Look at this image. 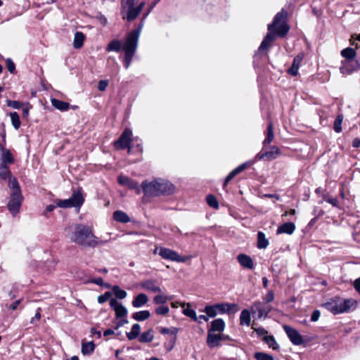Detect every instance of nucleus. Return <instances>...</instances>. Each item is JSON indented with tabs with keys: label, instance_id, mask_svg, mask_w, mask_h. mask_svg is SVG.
Wrapping results in <instances>:
<instances>
[{
	"label": "nucleus",
	"instance_id": "f257e3e1",
	"mask_svg": "<svg viewBox=\"0 0 360 360\" xmlns=\"http://www.w3.org/2000/svg\"><path fill=\"white\" fill-rule=\"evenodd\" d=\"M288 13L285 10L282 9L274 17L273 22L268 25L269 33L262 41L259 51H262L266 50L271 46V43L275 39V35L272 33L276 30V34L280 37H284L289 31V27L285 23Z\"/></svg>",
	"mask_w": 360,
	"mask_h": 360
},
{
	"label": "nucleus",
	"instance_id": "f03ea898",
	"mask_svg": "<svg viewBox=\"0 0 360 360\" xmlns=\"http://www.w3.org/2000/svg\"><path fill=\"white\" fill-rule=\"evenodd\" d=\"M70 240L84 247L94 248L100 243L99 239L94 234L92 229L84 224L75 226V231L70 236Z\"/></svg>",
	"mask_w": 360,
	"mask_h": 360
},
{
	"label": "nucleus",
	"instance_id": "7ed1b4c3",
	"mask_svg": "<svg viewBox=\"0 0 360 360\" xmlns=\"http://www.w3.org/2000/svg\"><path fill=\"white\" fill-rule=\"evenodd\" d=\"M139 37V30H136L131 32L126 38L123 46L124 51V65L126 69H128L136 52L138 40Z\"/></svg>",
	"mask_w": 360,
	"mask_h": 360
},
{
	"label": "nucleus",
	"instance_id": "20e7f679",
	"mask_svg": "<svg viewBox=\"0 0 360 360\" xmlns=\"http://www.w3.org/2000/svg\"><path fill=\"white\" fill-rule=\"evenodd\" d=\"M84 198L82 193V188L74 191L72 196L65 200H58L56 205L62 208L80 207L84 202Z\"/></svg>",
	"mask_w": 360,
	"mask_h": 360
},
{
	"label": "nucleus",
	"instance_id": "39448f33",
	"mask_svg": "<svg viewBox=\"0 0 360 360\" xmlns=\"http://www.w3.org/2000/svg\"><path fill=\"white\" fill-rule=\"evenodd\" d=\"M154 253H158L163 259L177 262H185L188 257H181L176 252L167 248H156Z\"/></svg>",
	"mask_w": 360,
	"mask_h": 360
},
{
	"label": "nucleus",
	"instance_id": "423d86ee",
	"mask_svg": "<svg viewBox=\"0 0 360 360\" xmlns=\"http://www.w3.org/2000/svg\"><path fill=\"white\" fill-rule=\"evenodd\" d=\"M23 196L21 192L11 193L7 207L13 216H15L19 212Z\"/></svg>",
	"mask_w": 360,
	"mask_h": 360
},
{
	"label": "nucleus",
	"instance_id": "0eeeda50",
	"mask_svg": "<svg viewBox=\"0 0 360 360\" xmlns=\"http://www.w3.org/2000/svg\"><path fill=\"white\" fill-rule=\"evenodd\" d=\"M272 307L271 304L260 301L255 302L250 309L253 314H257L258 319L267 317Z\"/></svg>",
	"mask_w": 360,
	"mask_h": 360
},
{
	"label": "nucleus",
	"instance_id": "6e6552de",
	"mask_svg": "<svg viewBox=\"0 0 360 360\" xmlns=\"http://www.w3.org/2000/svg\"><path fill=\"white\" fill-rule=\"evenodd\" d=\"M132 132L130 129H126L117 141L114 143L116 149L128 148V153L131 152L130 142L131 141Z\"/></svg>",
	"mask_w": 360,
	"mask_h": 360
},
{
	"label": "nucleus",
	"instance_id": "1a4fd4ad",
	"mask_svg": "<svg viewBox=\"0 0 360 360\" xmlns=\"http://www.w3.org/2000/svg\"><path fill=\"white\" fill-rule=\"evenodd\" d=\"M141 187L146 196H158L162 193V191H160V190L158 188L157 179L150 182L144 181L141 184Z\"/></svg>",
	"mask_w": 360,
	"mask_h": 360
},
{
	"label": "nucleus",
	"instance_id": "9d476101",
	"mask_svg": "<svg viewBox=\"0 0 360 360\" xmlns=\"http://www.w3.org/2000/svg\"><path fill=\"white\" fill-rule=\"evenodd\" d=\"M283 328L292 344L300 345L303 343L302 337L296 329L287 325H284Z\"/></svg>",
	"mask_w": 360,
	"mask_h": 360
},
{
	"label": "nucleus",
	"instance_id": "9b49d317",
	"mask_svg": "<svg viewBox=\"0 0 360 360\" xmlns=\"http://www.w3.org/2000/svg\"><path fill=\"white\" fill-rule=\"evenodd\" d=\"M145 6L144 2H141L137 7L134 8V6L127 7L125 10L124 13L122 14V17L124 19H127L128 21L131 22L136 19L138 15L141 12L143 8Z\"/></svg>",
	"mask_w": 360,
	"mask_h": 360
},
{
	"label": "nucleus",
	"instance_id": "f8f14e48",
	"mask_svg": "<svg viewBox=\"0 0 360 360\" xmlns=\"http://www.w3.org/2000/svg\"><path fill=\"white\" fill-rule=\"evenodd\" d=\"M280 155H281L280 149L277 146H271L270 150L258 153L255 156V158L258 160H271L276 159Z\"/></svg>",
	"mask_w": 360,
	"mask_h": 360
},
{
	"label": "nucleus",
	"instance_id": "ddd939ff",
	"mask_svg": "<svg viewBox=\"0 0 360 360\" xmlns=\"http://www.w3.org/2000/svg\"><path fill=\"white\" fill-rule=\"evenodd\" d=\"M110 305L112 309L115 311L116 317L122 318L124 317L127 314V310L122 303L119 302L116 299H111L110 300Z\"/></svg>",
	"mask_w": 360,
	"mask_h": 360
},
{
	"label": "nucleus",
	"instance_id": "4468645a",
	"mask_svg": "<svg viewBox=\"0 0 360 360\" xmlns=\"http://www.w3.org/2000/svg\"><path fill=\"white\" fill-rule=\"evenodd\" d=\"M157 181L160 191H162L161 195H170L174 192L175 187L169 181L162 179H158Z\"/></svg>",
	"mask_w": 360,
	"mask_h": 360
},
{
	"label": "nucleus",
	"instance_id": "2eb2a0df",
	"mask_svg": "<svg viewBox=\"0 0 360 360\" xmlns=\"http://www.w3.org/2000/svg\"><path fill=\"white\" fill-rule=\"evenodd\" d=\"M140 286L148 291L153 292H161L162 290L158 285V282L155 280H146L140 283Z\"/></svg>",
	"mask_w": 360,
	"mask_h": 360
},
{
	"label": "nucleus",
	"instance_id": "dca6fc26",
	"mask_svg": "<svg viewBox=\"0 0 360 360\" xmlns=\"http://www.w3.org/2000/svg\"><path fill=\"white\" fill-rule=\"evenodd\" d=\"M217 311L219 313H236L238 310L236 304L221 303L215 304Z\"/></svg>",
	"mask_w": 360,
	"mask_h": 360
},
{
	"label": "nucleus",
	"instance_id": "f3484780",
	"mask_svg": "<svg viewBox=\"0 0 360 360\" xmlns=\"http://www.w3.org/2000/svg\"><path fill=\"white\" fill-rule=\"evenodd\" d=\"M237 259L243 267L248 269H252L254 268L253 260L250 256L245 254H240L238 255Z\"/></svg>",
	"mask_w": 360,
	"mask_h": 360
},
{
	"label": "nucleus",
	"instance_id": "a211bd4d",
	"mask_svg": "<svg viewBox=\"0 0 360 360\" xmlns=\"http://www.w3.org/2000/svg\"><path fill=\"white\" fill-rule=\"evenodd\" d=\"M0 150L1 152V164H12L14 162V158L11 153V151L8 149H5L2 144H0Z\"/></svg>",
	"mask_w": 360,
	"mask_h": 360
},
{
	"label": "nucleus",
	"instance_id": "6ab92c4d",
	"mask_svg": "<svg viewBox=\"0 0 360 360\" xmlns=\"http://www.w3.org/2000/svg\"><path fill=\"white\" fill-rule=\"evenodd\" d=\"M118 181L121 185L127 186L131 189H137L138 193H140V189L138 183L134 180L130 179L127 176H120L118 177Z\"/></svg>",
	"mask_w": 360,
	"mask_h": 360
},
{
	"label": "nucleus",
	"instance_id": "aec40b11",
	"mask_svg": "<svg viewBox=\"0 0 360 360\" xmlns=\"http://www.w3.org/2000/svg\"><path fill=\"white\" fill-rule=\"evenodd\" d=\"M304 58V55L302 53H300L295 57L293 59V62L292 64V66L289 70H288V74L292 75V76H297L298 74V70L300 65L301 62L302 61Z\"/></svg>",
	"mask_w": 360,
	"mask_h": 360
},
{
	"label": "nucleus",
	"instance_id": "412c9836",
	"mask_svg": "<svg viewBox=\"0 0 360 360\" xmlns=\"http://www.w3.org/2000/svg\"><path fill=\"white\" fill-rule=\"evenodd\" d=\"M338 304H340V308L341 309L342 313L348 311L350 309L354 307L356 302L353 299H347V300H341L338 298Z\"/></svg>",
	"mask_w": 360,
	"mask_h": 360
},
{
	"label": "nucleus",
	"instance_id": "4be33fe9",
	"mask_svg": "<svg viewBox=\"0 0 360 360\" xmlns=\"http://www.w3.org/2000/svg\"><path fill=\"white\" fill-rule=\"evenodd\" d=\"M295 230V225L292 222H286L278 226L276 231L277 234H292Z\"/></svg>",
	"mask_w": 360,
	"mask_h": 360
},
{
	"label": "nucleus",
	"instance_id": "5701e85b",
	"mask_svg": "<svg viewBox=\"0 0 360 360\" xmlns=\"http://www.w3.org/2000/svg\"><path fill=\"white\" fill-rule=\"evenodd\" d=\"M221 340V337L219 335L214 334L208 332L207 338V345L213 348L214 347H217L220 345V340Z\"/></svg>",
	"mask_w": 360,
	"mask_h": 360
},
{
	"label": "nucleus",
	"instance_id": "b1692460",
	"mask_svg": "<svg viewBox=\"0 0 360 360\" xmlns=\"http://www.w3.org/2000/svg\"><path fill=\"white\" fill-rule=\"evenodd\" d=\"M148 302V296L144 293L139 294L132 301V306L135 308H139L145 305Z\"/></svg>",
	"mask_w": 360,
	"mask_h": 360
},
{
	"label": "nucleus",
	"instance_id": "393cba45",
	"mask_svg": "<svg viewBox=\"0 0 360 360\" xmlns=\"http://www.w3.org/2000/svg\"><path fill=\"white\" fill-rule=\"evenodd\" d=\"M51 101L52 105L55 108H56L60 111H66L70 108V103L68 102H65V101H60V100H58L56 98H52Z\"/></svg>",
	"mask_w": 360,
	"mask_h": 360
},
{
	"label": "nucleus",
	"instance_id": "a878e982",
	"mask_svg": "<svg viewBox=\"0 0 360 360\" xmlns=\"http://www.w3.org/2000/svg\"><path fill=\"white\" fill-rule=\"evenodd\" d=\"M325 307L328 311H331L334 314L342 313L341 309L340 308V304H338V299L333 300V302L326 303Z\"/></svg>",
	"mask_w": 360,
	"mask_h": 360
},
{
	"label": "nucleus",
	"instance_id": "bb28decb",
	"mask_svg": "<svg viewBox=\"0 0 360 360\" xmlns=\"http://www.w3.org/2000/svg\"><path fill=\"white\" fill-rule=\"evenodd\" d=\"M85 35L82 32H77L75 34L73 46L75 49H80L84 44Z\"/></svg>",
	"mask_w": 360,
	"mask_h": 360
},
{
	"label": "nucleus",
	"instance_id": "cd10ccee",
	"mask_svg": "<svg viewBox=\"0 0 360 360\" xmlns=\"http://www.w3.org/2000/svg\"><path fill=\"white\" fill-rule=\"evenodd\" d=\"M113 219L122 223H127L130 221L129 217L121 210H117L113 213Z\"/></svg>",
	"mask_w": 360,
	"mask_h": 360
},
{
	"label": "nucleus",
	"instance_id": "c85d7f7f",
	"mask_svg": "<svg viewBox=\"0 0 360 360\" xmlns=\"http://www.w3.org/2000/svg\"><path fill=\"white\" fill-rule=\"evenodd\" d=\"M154 338L153 330L152 328L148 329L147 331L143 333L139 338V341L143 343H148L152 342Z\"/></svg>",
	"mask_w": 360,
	"mask_h": 360
},
{
	"label": "nucleus",
	"instance_id": "c756f323",
	"mask_svg": "<svg viewBox=\"0 0 360 360\" xmlns=\"http://www.w3.org/2000/svg\"><path fill=\"white\" fill-rule=\"evenodd\" d=\"M95 349V344L93 341H90L89 342H84V341L82 343V353L84 355H90L91 354Z\"/></svg>",
	"mask_w": 360,
	"mask_h": 360
},
{
	"label": "nucleus",
	"instance_id": "7c9ffc66",
	"mask_svg": "<svg viewBox=\"0 0 360 360\" xmlns=\"http://www.w3.org/2000/svg\"><path fill=\"white\" fill-rule=\"evenodd\" d=\"M225 327V323L221 319H217L211 323V330L221 332Z\"/></svg>",
	"mask_w": 360,
	"mask_h": 360
},
{
	"label": "nucleus",
	"instance_id": "2f4dec72",
	"mask_svg": "<svg viewBox=\"0 0 360 360\" xmlns=\"http://www.w3.org/2000/svg\"><path fill=\"white\" fill-rule=\"evenodd\" d=\"M250 312L248 309H243L240 315V324L242 326H250Z\"/></svg>",
	"mask_w": 360,
	"mask_h": 360
},
{
	"label": "nucleus",
	"instance_id": "473e14b6",
	"mask_svg": "<svg viewBox=\"0 0 360 360\" xmlns=\"http://www.w3.org/2000/svg\"><path fill=\"white\" fill-rule=\"evenodd\" d=\"M269 245V240L266 238L265 234L259 231L257 233V248L259 249H265Z\"/></svg>",
	"mask_w": 360,
	"mask_h": 360
},
{
	"label": "nucleus",
	"instance_id": "72a5a7b5",
	"mask_svg": "<svg viewBox=\"0 0 360 360\" xmlns=\"http://www.w3.org/2000/svg\"><path fill=\"white\" fill-rule=\"evenodd\" d=\"M141 331V326L139 323H135L132 326L130 332L127 333V337L129 340H132L136 339Z\"/></svg>",
	"mask_w": 360,
	"mask_h": 360
},
{
	"label": "nucleus",
	"instance_id": "f704fd0d",
	"mask_svg": "<svg viewBox=\"0 0 360 360\" xmlns=\"http://www.w3.org/2000/svg\"><path fill=\"white\" fill-rule=\"evenodd\" d=\"M150 316V313L148 310L144 311H140L135 312L132 314V318L134 320L139 321H143L146 319H148Z\"/></svg>",
	"mask_w": 360,
	"mask_h": 360
},
{
	"label": "nucleus",
	"instance_id": "c9c22d12",
	"mask_svg": "<svg viewBox=\"0 0 360 360\" xmlns=\"http://www.w3.org/2000/svg\"><path fill=\"white\" fill-rule=\"evenodd\" d=\"M274 138V127L272 122L269 123L267 127V136L266 138L263 141V146H266L267 144L271 143Z\"/></svg>",
	"mask_w": 360,
	"mask_h": 360
},
{
	"label": "nucleus",
	"instance_id": "e433bc0d",
	"mask_svg": "<svg viewBox=\"0 0 360 360\" xmlns=\"http://www.w3.org/2000/svg\"><path fill=\"white\" fill-rule=\"evenodd\" d=\"M158 330L161 334L165 335L169 334L172 336V338H175L179 333V329L175 327L171 328H165V327H159Z\"/></svg>",
	"mask_w": 360,
	"mask_h": 360
},
{
	"label": "nucleus",
	"instance_id": "4c0bfd02",
	"mask_svg": "<svg viewBox=\"0 0 360 360\" xmlns=\"http://www.w3.org/2000/svg\"><path fill=\"white\" fill-rule=\"evenodd\" d=\"M122 48V43L120 41L117 39H114L111 41L107 47L108 51H116L119 52Z\"/></svg>",
	"mask_w": 360,
	"mask_h": 360
},
{
	"label": "nucleus",
	"instance_id": "58836bf2",
	"mask_svg": "<svg viewBox=\"0 0 360 360\" xmlns=\"http://www.w3.org/2000/svg\"><path fill=\"white\" fill-rule=\"evenodd\" d=\"M263 341L274 350H277L279 348V345L273 335H268L267 337L263 338Z\"/></svg>",
	"mask_w": 360,
	"mask_h": 360
},
{
	"label": "nucleus",
	"instance_id": "ea45409f",
	"mask_svg": "<svg viewBox=\"0 0 360 360\" xmlns=\"http://www.w3.org/2000/svg\"><path fill=\"white\" fill-rule=\"evenodd\" d=\"M11 177V171L7 165L0 164V178L6 180Z\"/></svg>",
	"mask_w": 360,
	"mask_h": 360
},
{
	"label": "nucleus",
	"instance_id": "a19ab883",
	"mask_svg": "<svg viewBox=\"0 0 360 360\" xmlns=\"http://www.w3.org/2000/svg\"><path fill=\"white\" fill-rule=\"evenodd\" d=\"M186 305L188 307L186 309H184L183 314L185 316L191 318L192 320H193L195 321H198V317L197 316L195 311L193 309L190 308L191 304L189 303L186 304Z\"/></svg>",
	"mask_w": 360,
	"mask_h": 360
},
{
	"label": "nucleus",
	"instance_id": "79ce46f5",
	"mask_svg": "<svg viewBox=\"0 0 360 360\" xmlns=\"http://www.w3.org/2000/svg\"><path fill=\"white\" fill-rule=\"evenodd\" d=\"M341 56L346 59H353L356 56V51L348 47L341 51Z\"/></svg>",
	"mask_w": 360,
	"mask_h": 360
},
{
	"label": "nucleus",
	"instance_id": "37998d69",
	"mask_svg": "<svg viewBox=\"0 0 360 360\" xmlns=\"http://www.w3.org/2000/svg\"><path fill=\"white\" fill-rule=\"evenodd\" d=\"M8 186L11 189V193L21 192L19 184L15 178H9Z\"/></svg>",
	"mask_w": 360,
	"mask_h": 360
},
{
	"label": "nucleus",
	"instance_id": "c03bdc74",
	"mask_svg": "<svg viewBox=\"0 0 360 360\" xmlns=\"http://www.w3.org/2000/svg\"><path fill=\"white\" fill-rule=\"evenodd\" d=\"M11 123L15 129H18L20 127V120L18 114L16 112L10 113Z\"/></svg>",
	"mask_w": 360,
	"mask_h": 360
},
{
	"label": "nucleus",
	"instance_id": "a18cd8bd",
	"mask_svg": "<svg viewBox=\"0 0 360 360\" xmlns=\"http://www.w3.org/2000/svg\"><path fill=\"white\" fill-rule=\"evenodd\" d=\"M112 292L114 295L118 299H124L127 297V292L120 288L118 285H114L112 287Z\"/></svg>",
	"mask_w": 360,
	"mask_h": 360
},
{
	"label": "nucleus",
	"instance_id": "49530a36",
	"mask_svg": "<svg viewBox=\"0 0 360 360\" xmlns=\"http://www.w3.org/2000/svg\"><path fill=\"white\" fill-rule=\"evenodd\" d=\"M342 120H343L342 115L340 114L336 117L335 122H334V126H333V129L335 132L340 133L342 131L341 124H342Z\"/></svg>",
	"mask_w": 360,
	"mask_h": 360
},
{
	"label": "nucleus",
	"instance_id": "de8ad7c7",
	"mask_svg": "<svg viewBox=\"0 0 360 360\" xmlns=\"http://www.w3.org/2000/svg\"><path fill=\"white\" fill-rule=\"evenodd\" d=\"M254 357L256 360H274L271 355L262 352H255L254 354Z\"/></svg>",
	"mask_w": 360,
	"mask_h": 360
},
{
	"label": "nucleus",
	"instance_id": "09e8293b",
	"mask_svg": "<svg viewBox=\"0 0 360 360\" xmlns=\"http://www.w3.org/2000/svg\"><path fill=\"white\" fill-rule=\"evenodd\" d=\"M204 311L210 317H214L218 314L217 309L215 304L212 306H206L205 307Z\"/></svg>",
	"mask_w": 360,
	"mask_h": 360
},
{
	"label": "nucleus",
	"instance_id": "8fccbe9b",
	"mask_svg": "<svg viewBox=\"0 0 360 360\" xmlns=\"http://www.w3.org/2000/svg\"><path fill=\"white\" fill-rule=\"evenodd\" d=\"M207 203L211 207H213L214 209L219 208V203L217 200V198L212 195H208L206 198Z\"/></svg>",
	"mask_w": 360,
	"mask_h": 360
},
{
	"label": "nucleus",
	"instance_id": "3c124183",
	"mask_svg": "<svg viewBox=\"0 0 360 360\" xmlns=\"http://www.w3.org/2000/svg\"><path fill=\"white\" fill-rule=\"evenodd\" d=\"M139 0H122V13H125V10L127 7H131L134 6V5L139 1Z\"/></svg>",
	"mask_w": 360,
	"mask_h": 360
},
{
	"label": "nucleus",
	"instance_id": "603ef678",
	"mask_svg": "<svg viewBox=\"0 0 360 360\" xmlns=\"http://www.w3.org/2000/svg\"><path fill=\"white\" fill-rule=\"evenodd\" d=\"M168 300V297L163 295H158L153 298V302L156 304H165Z\"/></svg>",
	"mask_w": 360,
	"mask_h": 360
},
{
	"label": "nucleus",
	"instance_id": "864d4df0",
	"mask_svg": "<svg viewBox=\"0 0 360 360\" xmlns=\"http://www.w3.org/2000/svg\"><path fill=\"white\" fill-rule=\"evenodd\" d=\"M169 311V308L165 305L159 306L155 309V313L158 315H167Z\"/></svg>",
	"mask_w": 360,
	"mask_h": 360
},
{
	"label": "nucleus",
	"instance_id": "5fc2aeb1",
	"mask_svg": "<svg viewBox=\"0 0 360 360\" xmlns=\"http://www.w3.org/2000/svg\"><path fill=\"white\" fill-rule=\"evenodd\" d=\"M112 294L110 292H105L104 294L101 295L98 297V302L100 304H103L107 302L111 297Z\"/></svg>",
	"mask_w": 360,
	"mask_h": 360
},
{
	"label": "nucleus",
	"instance_id": "6e6d98bb",
	"mask_svg": "<svg viewBox=\"0 0 360 360\" xmlns=\"http://www.w3.org/2000/svg\"><path fill=\"white\" fill-rule=\"evenodd\" d=\"M6 104L14 109H20L22 106V103L18 101L7 100Z\"/></svg>",
	"mask_w": 360,
	"mask_h": 360
},
{
	"label": "nucleus",
	"instance_id": "4d7b16f0",
	"mask_svg": "<svg viewBox=\"0 0 360 360\" xmlns=\"http://www.w3.org/2000/svg\"><path fill=\"white\" fill-rule=\"evenodd\" d=\"M348 62H342V66L340 68V72L343 75H349L352 73V70L349 69L348 67Z\"/></svg>",
	"mask_w": 360,
	"mask_h": 360
},
{
	"label": "nucleus",
	"instance_id": "13d9d810",
	"mask_svg": "<svg viewBox=\"0 0 360 360\" xmlns=\"http://www.w3.org/2000/svg\"><path fill=\"white\" fill-rule=\"evenodd\" d=\"M176 337L172 338L169 340L165 343V347L167 349L168 352L171 351L174 348L176 344Z\"/></svg>",
	"mask_w": 360,
	"mask_h": 360
},
{
	"label": "nucleus",
	"instance_id": "bf43d9fd",
	"mask_svg": "<svg viewBox=\"0 0 360 360\" xmlns=\"http://www.w3.org/2000/svg\"><path fill=\"white\" fill-rule=\"evenodd\" d=\"M255 331L257 333V335L260 337L262 340L263 338L268 336V331L262 327L255 328Z\"/></svg>",
	"mask_w": 360,
	"mask_h": 360
},
{
	"label": "nucleus",
	"instance_id": "052dcab7",
	"mask_svg": "<svg viewBox=\"0 0 360 360\" xmlns=\"http://www.w3.org/2000/svg\"><path fill=\"white\" fill-rule=\"evenodd\" d=\"M6 68L11 73H15V65L11 58L6 59Z\"/></svg>",
	"mask_w": 360,
	"mask_h": 360
},
{
	"label": "nucleus",
	"instance_id": "680f3d73",
	"mask_svg": "<svg viewBox=\"0 0 360 360\" xmlns=\"http://www.w3.org/2000/svg\"><path fill=\"white\" fill-rule=\"evenodd\" d=\"M274 299V293L273 290H269L266 293L265 297H264V302H266L269 304V302H272Z\"/></svg>",
	"mask_w": 360,
	"mask_h": 360
},
{
	"label": "nucleus",
	"instance_id": "e2e57ef3",
	"mask_svg": "<svg viewBox=\"0 0 360 360\" xmlns=\"http://www.w3.org/2000/svg\"><path fill=\"white\" fill-rule=\"evenodd\" d=\"M91 282L94 283V284H96L98 285H100V286H104L105 285L108 288H110L109 285H105L102 278H94V279H92L91 281Z\"/></svg>",
	"mask_w": 360,
	"mask_h": 360
},
{
	"label": "nucleus",
	"instance_id": "0e129e2a",
	"mask_svg": "<svg viewBox=\"0 0 360 360\" xmlns=\"http://www.w3.org/2000/svg\"><path fill=\"white\" fill-rule=\"evenodd\" d=\"M108 80H101L98 82V89L99 91H103L105 90L108 86Z\"/></svg>",
	"mask_w": 360,
	"mask_h": 360
},
{
	"label": "nucleus",
	"instance_id": "69168bd1",
	"mask_svg": "<svg viewBox=\"0 0 360 360\" xmlns=\"http://www.w3.org/2000/svg\"><path fill=\"white\" fill-rule=\"evenodd\" d=\"M321 315V312L319 310L316 309L313 311L311 316V321L313 322H316L319 320Z\"/></svg>",
	"mask_w": 360,
	"mask_h": 360
},
{
	"label": "nucleus",
	"instance_id": "338daca9",
	"mask_svg": "<svg viewBox=\"0 0 360 360\" xmlns=\"http://www.w3.org/2000/svg\"><path fill=\"white\" fill-rule=\"evenodd\" d=\"M250 165V163L248 162H245L238 167H237L235 169L237 171V172L239 174L241 172H243L244 169H245L248 166Z\"/></svg>",
	"mask_w": 360,
	"mask_h": 360
},
{
	"label": "nucleus",
	"instance_id": "774afa93",
	"mask_svg": "<svg viewBox=\"0 0 360 360\" xmlns=\"http://www.w3.org/2000/svg\"><path fill=\"white\" fill-rule=\"evenodd\" d=\"M354 287L355 290L360 293V278L354 281Z\"/></svg>",
	"mask_w": 360,
	"mask_h": 360
}]
</instances>
